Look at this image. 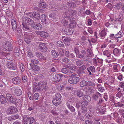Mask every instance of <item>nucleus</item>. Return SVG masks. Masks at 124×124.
I'll return each mask as SVG.
<instances>
[{
  "label": "nucleus",
  "mask_w": 124,
  "mask_h": 124,
  "mask_svg": "<svg viewBox=\"0 0 124 124\" xmlns=\"http://www.w3.org/2000/svg\"><path fill=\"white\" fill-rule=\"evenodd\" d=\"M14 94L16 96H20L22 94V91L21 90L18 89H16L15 90Z\"/></svg>",
  "instance_id": "nucleus-20"
},
{
  "label": "nucleus",
  "mask_w": 124,
  "mask_h": 124,
  "mask_svg": "<svg viewBox=\"0 0 124 124\" xmlns=\"http://www.w3.org/2000/svg\"><path fill=\"white\" fill-rule=\"evenodd\" d=\"M35 89H36L35 90H34L33 92H34L35 91H39L40 90V87L39 86V83H38V85L36 87Z\"/></svg>",
  "instance_id": "nucleus-58"
},
{
  "label": "nucleus",
  "mask_w": 124,
  "mask_h": 124,
  "mask_svg": "<svg viewBox=\"0 0 124 124\" xmlns=\"http://www.w3.org/2000/svg\"><path fill=\"white\" fill-rule=\"evenodd\" d=\"M6 98L8 101H9L10 102L14 104L15 102V99H13L11 95L9 93H7L6 94Z\"/></svg>",
  "instance_id": "nucleus-14"
},
{
  "label": "nucleus",
  "mask_w": 124,
  "mask_h": 124,
  "mask_svg": "<svg viewBox=\"0 0 124 124\" xmlns=\"http://www.w3.org/2000/svg\"><path fill=\"white\" fill-rule=\"evenodd\" d=\"M11 23L13 30L14 31H16V28L17 27L15 18L11 19Z\"/></svg>",
  "instance_id": "nucleus-11"
},
{
  "label": "nucleus",
  "mask_w": 124,
  "mask_h": 124,
  "mask_svg": "<svg viewBox=\"0 0 124 124\" xmlns=\"http://www.w3.org/2000/svg\"><path fill=\"white\" fill-rule=\"evenodd\" d=\"M87 70H90L92 72H95V69L94 66H90L87 69Z\"/></svg>",
  "instance_id": "nucleus-49"
},
{
  "label": "nucleus",
  "mask_w": 124,
  "mask_h": 124,
  "mask_svg": "<svg viewBox=\"0 0 124 124\" xmlns=\"http://www.w3.org/2000/svg\"><path fill=\"white\" fill-rule=\"evenodd\" d=\"M33 96L34 99L38 100L39 96V95L38 93H35L34 94Z\"/></svg>",
  "instance_id": "nucleus-63"
},
{
  "label": "nucleus",
  "mask_w": 124,
  "mask_h": 124,
  "mask_svg": "<svg viewBox=\"0 0 124 124\" xmlns=\"http://www.w3.org/2000/svg\"><path fill=\"white\" fill-rule=\"evenodd\" d=\"M24 41L27 44H29L31 41L32 35L31 34L25 33L24 35Z\"/></svg>",
  "instance_id": "nucleus-5"
},
{
  "label": "nucleus",
  "mask_w": 124,
  "mask_h": 124,
  "mask_svg": "<svg viewBox=\"0 0 124 124\" xmlns=\"http://www.w3.org/2000/svg\"><path fill=\"white\" fill-rule=\"evenodd\" d=\"M42 17L41 18V21L43 23H45V24H46V17L45 15L43 14L41 15Z\"/></svg>",
  "instance_id": "nucleus-30"
},
{
  "label": "nucleus",
  "mask_w": 124,
  "mask_h": 124,
  "mask_svg": "<svg viewBox=\"0 0 124 124\" xmlns=\"http://www.w3.org/2000/svg\"><path fill=\"white\" fill-rule=\"evenodd\" d=\"M61 22L64 26H66L68 24V22L66 20L65 18L63 19L61 21Z\"/></svg>",
  "instance_id": "nucleus-34"
},
{
  "label": "nucleus",
  "mask_w": 124,
  "mask_h": 124,
  "mask_svg": "<svg viewBox=\"0 0 124 124\" xmlns=\"http://www.w3.org/2000/svg\"><path fill=\"white\" fill-rule=\"evenodd\" d=\"M39 48L42 52H45L47 50V48L45 44L44 43L40 44L39 45Z\"/></svg>",
  "instance_id": "nucleus-13"
},
{
  "label": "nucleus",
  "mask_w": 124,
  "mask_h": 124,
  "mask_svg": "<svg viewBox=\"0 0 124 124\" xmlns=\"http://www.w3.org/2000/svg\"><path fill=\"white\" fill-rule=\"evenodd\" d=\"M46 82H40L39 83V85L40 87V90L44 89L46 90L47 87L46 86Z\"/></svg>",
  "instance_id": "nucleus-9"
},
{
  "label": "nucleus",
  "mask_w": 124,
  "mask_h": 124,
  "mask_svg": "<svg viewBox=\"0 0 124 124\" xmlns=\"http://www.w3.org/2000/svg\"><path fill=\"white\" fill-rule=\"evenodd\" d=\"M81 111L83 113L85 114L87 112V108L86 107H81Z\"/></svg>",
  "instance_id": "nucleus-40"
},
{
  "label": "nucleus",
  "mask_w": 124,
  "mask_h": 124,
  "mask_svg": "<svg viewBox=\"0 0 124 124\" xmlns=\"http://www.w3.org/2000/svg\"><path fill=\"white\" fill-rule=\"evenodd\" d=\"M13 48V47L11 43L9 42H8L4 46V50L7 51H10L12 50Z\"/></svg>",
  "instance_id": "nucleus-6"
},
{
  "label": "nucleus",
  "mask_w": 124,
  "mask_h": 124,
  "mask_svg": "<svg viewBox=\"0 0 124 124\" xmlns=\"http://www.w3.org/2000/svg\"><path fill=\"white\" fill-rule=\"evenodd\" d=\"M31 26L36 30H40L42 27V26L40 23H34V21Z\"/></svg>",
  "instance_id": "nucleus-7"
},
{
  "label": "nucleus",
  "mask_w": 124,
  "mask_h": 124,
  "mask_svg": "<svg viewBox=\"0 0 124 124\" xmlns=\"http://www.w3.org/2000/svg\"><path fill=\"white\" fill-rule=\"evenodd\" d=\"M34 21L31 19L27 17H24L22 18V23L30 25L31 26Z\"/></svg>",
  "instance_id": "nucleus-4"
},
{
  "label": "nucleus",
  "mask_w": 124,
  "mask_h": 124,
  "mask_svg": "<svg viewBox=\"0 0 124 124\" xmlns=\"http://www.w3.org/2000/svg\"><path fill=\"white\" fill-rule=\"evenodd\" d=\"M56 15L55 14L52 13L49 15V17L51 18H52L54 19L56 18Z\"/></svg>",
  "instance_id": "nucleus-48"
},
{
  "label": "nucleus",
  "mask_w": 124,
  "mask_h": 124,
  "mask_svg": "<svg viewBox=\"0 0 124 124\" xmlns=\"http://www.w3.org/2000/svg\"><path fill=\"white\" fill-rule=\"evenodd\" d=\"M87 82L84 80L81 81L80 82L79 85L82 87L87 86Z\"/></svg>",
  "instance_id": "nucleus-25"
},
{
  "label": "nucleus",
  "mask_w": 124,
  "mask_h": 124,
  "mask_svg": "<svg viewBox=\"0 0 124 124\" xmlns=\"http://www.w3.org/2000/svg\"><path fill=\"white\" fill-rule=\"evenodd\" d=\"M85 122V124H93V121H90L88 120H86Z\"/></svg>",
  "instance_id": "nucleus-64"
},
{
  "label": "nucleus",
  "mask_w": 124,
  "mask_h": 124,
  "mask_svg": "<svg viewBox=\"0 0 124 124\" xmlns=\"http://www.w3.org/2000/svg\"><path fill=\"white\" fill-rule=\"evenodd\" d=\"M71 40V39L70 37H67L65 38L63 40L64 44L66 45H69L70 42Z\"/></svg>",
  "instance_id": "nucleus-18"
},
{
  "label": "nucleus",
  "mask_w": 124,
  "mask_h": 124,
  "mask_svg": "<svg viewBox=\"0 0 124 124\" xmlns=\"http://www.w3.org/2000/svg\"><path fill=\"white\" fill-rule=\"evenodd\" d=\"M124 94L123 92L122 91L119 92L116 95V96L118 98H120Z\"/></svg>",
  "instance_id": "nucleus-36"
},
{
  "label": "nucleus",
  "mask_w": 124,
  "mask_h": 124,
  "mask_svg": "<svg viewBox=\"0 0 124 124\" xmlns=\"http://www.w3.org/2000/svg\"><path fill=\"white\" fill-rule=\"evenodd\" d=\"M34 121V118L31 117H29L28 118V122L30 124H32Z\"/></svg>",
  "instance_id": "nucleus-33"
},
{
  "label": "nucleus",
  "mask_w": 124,
  "mask_h": 124,
  "mask_svg": "<svg viewBox=\"0 0 124 124\" xmlns=\"http://www.w3.org/2000/svg\"><path fill=\"white\" fill-rule=\"evenodd\" d=\"M67 4L69 7L70 8H73L75 6V4L74 3L72 2H67Z\"/></svg>",
  "instance_id": "nucleus-39"
},
{
  "label": "nucleus",
  "mask_w": 124,
  "mask_h": 124,
  "mask_svg": "<svg viewBox=\"0 0 124 124\" xmlns=\"http://www.w3.org/2000/svg\"><path fill=\"white\" fill-rule=\"evenodd\" d=\"M56 97L54 98L56 99H61V96L59 93H57L55 94Z\"/></svg>",
  "instance_id": "nucleus-51"
},
{
  "label": "nucleus",
  "mask_w": 124,
  "mask_h": 124,
  "mask_svg": "<svg viewBox=\"0 0 124 124\" xmlns=\"http://www.w3.org/2000/svg\"><path fill=\"white\" fill-rule=\"evenodd\" d=\"M70 78L68 80V82L71 84H76L79 81V78L78 77L77 74H73L70 75Z\"/></svg>",
  "instance_id": "nucleus-2"
},
{
  "label": "nucleus",
  "mask_w": 124,
  "mask_h": 124,
  "mask_svg": "<svg viewBox=\"0 0 124 124\" xmlns=\"http://www.w3.org/2000/svg\"><path fill=\"white\" fill-rule=\"evenodd\" d=\"M89 111L92 112H95L96 109L95 108L93 107H91L90 108L89 110Z\"/></svg>",
  "instance_id": "nucleus-61"
},
{
  "label": "nucleus",
  "mask_w": 124,
  "mask_h": 124,
  "mask_svg": "<svg viewBox=\"0 0 124 124\" xmlns=\"http://www.w3.org/2000/svg\"><path fill=\"white\" fill-rule=\"evenodd\" d=\"M22 25L23 27L24 30H26L27 31H28L30 30V28L28 26V24H25L22 23Z\"/></svg>",
  "instance_id": "nucleus-41"
},
{
  "label": "nucleus",
  "mask_w": 124,
  "mask_h": 124,
  "mask_svg": "<svg viewBox=\"0 0 124 124\" xmlns=\"http://www.w3.org/2000/svg\"><path fill=\"white\" fill-rule=\"evenodd\" d=\"M76 65L78 66H80L81 65L83 64V62L81 60H78L76 62Z\"/></svg>",
  "instance_id": "nucleus-46"
},
{
  "label": "nucleus",
  "mask_w": 124,
  "mask_h": 124,
  "mask_svg": "<svg viewBox=\"0 0 124 124\" xmlns=\"http://www.w3.org/2000/svg\"><path fill=\"white\" fill-rule=\"evenodd\" d=\"M113 68L114 70V72H117L118 71V70L117 68V65L116 64H115L113 63H111L109 64V67H112Z\"/></svg>",
  "instance_id": "nucleus-16"
},
{
  "label": "nucleus",
  "mask_w": 124,
  "mask_h": 124,
  "mask_svg": "<svg viewBox=\"0 0 124 124\" xmlns=\"http://www.w3.org/2000/svg\"><path fill=\"white\" fill-rule=\"evenodd\" d=\"M78 74L79 75V76L81 75V74H85V73L84 71L83 70H78Z\"/></svg>",
  "instance_id": "nucleus-59"
},
{
  "label": "nucleus",
  "mask_w": 124,
  "mask_h": 124,
  "mask_svg": "<svg viewBox=\"0 0 124 124\" xmlns=\"http://www.w3.org/2000/svg\"><path fill=\"white\" fill-rule=\"evenodd\" d=\"M18 67L21 69V71L23 72L24 71V66L23 64L20 63L19 64Z\"/></svg>",
  "instance_id": "nucleus-38"
},
{
  "label": "nucleus",
  "mask_w": 124,
  "mask_h": 124,
  "mask_svg": "<svg viewBox=\"0 0 124 124\" xmlns=\"http://www.w3.org/2000/svg\"><path fill=\"white\" fill-rule=\"evenodd\" d=\"M27 80V76H22V81L23 82L25 83L26 82Z\"/></svg>",
  "instance_id": "nucleus-44"
},
{
  "label": "nucleus",
  "mask_w": 124,
  "mask_h": 124,
  "mask_svg": "<svg viewBox=\"0 0 124 124\" xmlns=\"http://www.w3.org/2000/svg\"><path fill=\"white\" fill-rule=\"evenodd\" d=\"M27 94L29 97V99L31 100H33V96H31V94L30 92H28L27 93Z\"/></svg>",
  "instance_id": "nucleus-57"
},
{
  "label": "nucleus",
  "mask_w": 124,
  "mask_h": 124,
  "mask_svg": "<svg viewBox=\"0 0 124 124\" xmlns=\"http://www.w3.org/2000/svg\"><path fill=\"white\" fill-rule=\"evenodd\" d=\"M38 6L41 8H44L47 7V5L43 0H40Z\"/></svg>",
  "instance_id": "nucleus-15"
},
{
  "label": "nucleus",
  "mask_w": 124,
  "mask_h": 124,
  "mask_svg": "<svg viewBox=\"0 0 124 124\" xmlns=\"http://www.w3.org/2000/svg\"><path fill=\"white\" fill-rule=\"evenodd\" d=\"M38 34L43 37H47L48 36V34L46 32L44 31H40L38 32Z\"/></svg>",
  "instance_id": "nucleus-19"
},
{
  "label": "nucleus",
  "mask_w": 124,
  "mask_h": 124,
  "mask_svg": "<svg viewBox=\"0 0 124 124\" xmlns=\"http://www.w3.org/2000/svg\"><path fill=\"white\" fill-rule=\"evenodd\" d=\"M85 116L88 119H91L93 117V115L90 113H86L85 114Z\"/></svg>",
  "instance_id": "nucleus-31"
},
{
  "label": "nucleus",
  "mask_w": 124,
  "mask_h": 124,
  "mask_svg": "<svg viewBox=\"0 0 124 124\" xmlns=\"http://www.w3.org/2000/svg\"><path fill=\"white\" fill-rule=\"evenodd\" d=\"M77 11L74 10H72L71 9H69L63 13V16L65 18L68 19L69 20L73 18V15L76 14Z\"/></svg>",
  "instance_id": "nucleus-1"
},
{
  "label": "nucleus",
  "mask_w": 124,
  "mask_h": 124,
  "mask_svg": "<svg viewBox=\"0 0 124 124\" xmlns=\"http://www.w3.org/2000/svg\"><path fill=\"white\" fill-rule=\"evenodd\" d=\"M61 71L63 73L66 74L68 73V70L67 68H64L62 69Z\"/></svg>",
  "instance_id": "nucleus-45"
},
{
  "label": "nucleus",
  "mask_w": 124,
  "mask_h": 124,
  "mask_svg": "<svg viewBox=\"0 0 124 124\" xmlns=\"http://www.w3.org/2000/svg\"><path fill=\"white\" fill-rule=\"evenodd\" d=\"M67 68H69L70 69V72L72 73L74 72L77 69V66L68 63L67 64Z\"/></svg>",
  "instance_id": "nucleus-8"
},
{
  "label": "nucleus",
  "mask_w": 124,
  "mask_h": 124,
  "mask_svg": "<svg viewBox=\"0 0 124 124\" xmlns=\"http://www.w3.org/2000/svg\"><path fill=\"white\" fill-rule=\"evenodd\" d=\"M17 112V109L16 107L11 106L8 108L6 113L8 114H12L16 113Z\"/></svg>",
  "instance_id": "nucleus-3"
},
{
  "label": "nucleus",
  "mask_w": 124,
  "mask_h": 124,
  "mask_svg": "<svg viewBox=\"0 0 124 124\" xmlns=\"http://www.w3.org/2000/svg\"><path fill=\"white\" fill-rule=\"evenodd\" d=\"M32 70L33 71H38L40 70V67L38 65H35L32 68Z\"/></svg>",
  "instance_id": "nucleus-32"
},
{
  "label": "nucleus",
  "mask_w": 124,
  "mask_h": 124,
  "mask_svg": "<svg viewBox=\"0 0 124 124\" xmlns=\"http://www.w3.org/2000/svg\"><path fill=\"white\" fill-rule=\"evenodd\" d=\"M90 87H86L84 88L83 89L84 91L86 93H88L89 92V89Z\"/></svg>",
  "instance_id": "nucleus-60"
},
{
  "label": "nucleus",
  "mask_w": 124,
  "mask_h": 124,
  "mask_svg": "<svg viewBox=\"0 0 124 124\" xmlns=\"http://www.w3.org/2000/svg\"><path fill=\"white\" fill-rule=\"evenodd\" d=\"M32 15L34 18L37 20H38L40 19V15L37 12H34L32 13Z\"/></svg>",
  "instance_id": "nucleus-22"
},
{
  "label": "nucleus",
  "mask_w": 124,
  "mask_h": 124,
  "mask_svg": "<svg viewBox=\"0 0 124 124\" xmlns=\"http://www.w3.org/2000/svg\"><path fill=\"white\" fill-rule=\"evenodd\" d=\"M123 75L121 73H119L117 77L118 79L120 81H122L123 80Z\"/></svg>",
  "instance_id": "nucleus-54"
},
{
  "label": "nucleus",
  "mask_w": 124,
  "mask_h": 124,
  "mask_svg": "<svg viewBox=\"0 0 124 124\" xmlns=\"http://www.w3.org/2000/svg\"><path fill=\"white\" fill-rule=\"evenodd\" d=\"M28 118L26 116H24L23 118V121L24 124H27L28 122Z\"/></svg>",
  "instance_id": "nucleus-42"
},
{
  "label": "nucleus",
  "mask_w": 124,
  "mask_h": 124,
  "mask_svg": "<svg viewBox=\"0 0 124 124\" xmlns=\"http://www.w3.org/2000/svg\"><path fill=\"white\" fill-rule=\"evenodd\" d=\"M67 106L68 108L71 111L73 112L75 111V108L72 106H70V104H68Z\"/></svg>",
  "instance_id": "nucleus-47"
},
{
  "label": "nucleus",
  "mask_w": 124,
  "mask_h": 124,
  "mask_svg": "<svg viewBox=\"0 0 124 124\" xmlns=\"http://www.w3.org/2000/svg\"><path fill=\"white\" fill-rule=\"evenodd\" d=\"M16 29V32L17 33L19 34H20L21 32L22 31V29L21 28L19 27H17Z\"/></svg>",
  "instance_id": "nucleus-50"
},
{
  "label": "nucleus",
  "mask_w": 124,
  "mask_h": 124,
  "mask_svg": "<svg viewBox=\"0 0 124 124\" xmlns=\"http://www.w3.org/2000/svg\"><path fill=\"white\" fill-rule=\"evenodd\" d=\"M122 34L121 32H119L116 35H115V37L116 38H121L122 36Z\"/></svg>",
  "instance_id": "nucleus-62"
},
{
  "label": "nucleus",
  "mask_w": 124,
  "mask_h": 124,
  "mask_svg": "<svg viewBox=\"0 0 124 124\" xmlns=\"http://www.w3.org/2000/svg\"><path fill=\"white\" fill-rule=\"evenodd\" d=\"M0 101L2 104H3L7 102V101L5 97L2 95L0 96Z\"/></svg>",
  "instance_id": "nucleus-23"
},
{
  "label": "nucleus",
  "mask_w": 124,
  "mask_h": 124,
  "mask_svg": "<svg viewBox=\"0 0 124 124\" xmlns=\"http://www.w3.org/2000/svg\"><path fill=\"white\" fill-rule=\"evenodd\" d=\"M61 99H56L54 98L53 101V103L55 105H57L59 104L60 102Z\"/></svg>",
  "instance_id": "nucleus-24"
},
{
  "label": "nucleus",
  "mask_w": 124,
  "mask_h": 124,
  "mask_svg": "<svg viewBox=\"0 0 124 124\" xmlns=\"http://www.w3.org/2000/svg\"><path fill=\"white\" fill-rule=\"evenodd\" d=\"M88 102L84 101H81V107H85L88 105Z\"/></svg>",
  "instance_id": "nucleus-35"
},
{
  "label": "nucleus",
  "mask_w": 124,
  "mask_h": 124,
  "mask_svg": "<svg viewBox=\"0 0 124 124\" xmlns=\"http://www.w3.org/2000/svg\"><path fill=\"white\" fill-rule=\"evenodd\" d=\"M19 117L18 115L16 114L14 116H11L8 118V119L9 121H12L17 119Z\"/></svg>",
  "instance_id": "nucleus-21"
},
{
  "label": "nucleus",
  "mask_w": 124,
  "mask_h": 124,
  "mask_svg": "<svg viewBox=\"0 0 124 124\" xmlns=\"http://www.w3.org/2000/svg\"><path fill=\"white\" fill-rule=\"evenodd\" d=\"M15 103L17 105H19L20 106L21 105V101L19 99H17L16 100H15Z\"/></svg>",
  "instance_id": "nucleus-43"
},
{
  "label": "nucleus",
  "mask_w": 124,
  "mask_h": 124,
  "mask_svg": "<svg viewBox=\"0 0 124 124\" xmlns=\"http://www.w3.org/2000/svg\"><path fill=\"white\" fill-rule=\"evenodd\" d=\"M114 78L115 77L114 75L112 76H109V84L110 85L113 84Z\"/></svg>",
  "instance_id": "nucleus-28"
},
{
  "label": "nucleus",
  "mask_w": 124,
  "mask_h": 124,
  "mask_svg": "<svg viewBox=\"0 0 124 124\" xmlns=\"http://www.w3.org/2000/svg\"><path fill=\"white\" fill-rule=\"evenodd\" d=\"M120 50H118L117 49L115 48L114 50L113 54H117L119 53Z\"/></svg>",
  "instance_id": "nucleus-53"
},
{
  "label": "nucleus",
  "mask_w": 124,
  "mask_h": 124,
  "mask_svg": "<svg viewBox=\"0 0 124 124\" xmlns=\"http://www.w3.org/2000/svg\"><path fill=\"white\" fill-rule=\"evenodd\" d=\"M57 45L58 46H60L61 47H63L64 45L63 42L61 41H58L57 43Z\"/></svg>",
  "instance_id": "nucleus-37"
},
{
  "label": "nucleus",
  "mask_w": 124,
  "mask_h": 124,
  "mask_svg": "<svg viewBox=\"0 0 124 124\" xmlns=\"http://www.w3.org/2000/svg\"><path fill=\"white\" fill-rule=\"evenodd\" d=\"M77 95L78 96L81 97L83 95V94L81 90H79L77 92Z\"/></svg>",
  "instance_id": "nucleus-55"
},
{
  "label": "nucleus",
  "mask_w": 124,
  "mask_h": 124,
  "mask_svg": "<svg viewBox=\"0 0 124 124\" xmlns=\"http://www.w3.org/2000/svg\"><path fill=\"white\" fill-rule=\"evenodd\" d=\"M106 34L105 29L104 28L100 32L99 35L101 38L104 37Z\"/></svg>",
  "instance_id": "nucleus-26"
},
{
  "label": "nucleus",
  "mask_w": 124,
  "mask_h": 124,
  "mask_svg": "<svg viewBox=\"0 0 124 124\" xmlns=\"http://www.w3.org/2000/svg\"><path fill=\"white\" fill-rule=\"evenodd\" d=\"M12 81L14 84L18 85L21 82V78L18 77H16L13 78Z\"/></svg>",
  "instance_id": "nucleus-12"
},
{
  "label": "nucleus",
  "mask_w": 124,
  "mask_h": 124,
  "mask_svg": "<svg viewBox=\"0 0 124 124\" xmlns=\"http://www.w3.org/2000/svg\"><path fill=\"white\" fill-rule=\"evenodd\" d=\"M63 76V75L61 74H56L54 77V81L56 82H58L62 80L61 79Z\"/></svg>",
  "instance_id": "nucleus-10"
},
{
  "label": "nucleus",
  "mask_w": 124,
  "mask_h": 124,
  "mask_svg": "<svg viewBox=\"0 0 124 124\" xmlns=\"http://www.w3.org/2000/svg\"><path fill=\"white\" fill-rule=\"evenodd\" d=\"M70 26L71 27H75L76 26L75 22H71L69 24Z\"/></svg>",
  "instance_id": "nucleus-56"
},
{
  "label": "nucleus",
  "mask_w": 124,
  "mask_h": 124,
  "mask_svg": "<svg viewBox=\"0 0 124 124\" xmlns=\"http://www.w3.org/2000/svg\"><path fill=\"white\" fill-rule=\"evenodd\" d=\"M87 86L88 85L93 87H95L96 85L94 82L91 81L87 82Z\"/></svg>",
  "instance_id": "nucleus-29"
},
{
  "label": "nucleus",
  "mask_w": 124,
  "mask_h": 124,
  "mask_svg": "<svg viewBox=\"0 0 124 124\" xmlns=\"http://www.w3.org/2000/svg\"><path fill=\"white\" fill-rule=\"evenodd\" d=\"M7 66L8 68L10 69H15V68L14 67V65L12 61H10L8 62L7 63Z\"/></svg>",
  "instance_id": "nucleus-17"
},
{
  "label": "nucleus",
  "mask_w": 124,
  "mask_h": 124,
  "mask_svg": "<svg viewBox=\"0 0 124 124\" xmlns=\"http://www.w3.org/2000/svg\"><path fill=\"white\" fill-rule=\"evenodd\" d=\"M31 63L34 64H38L39 63L38 61L35 59H31Z\"/></svg>",
  "instance_id": "nucleus-52"
},
{
  "label": "nucleus",
  "mask_w": 124,
  "mask_h": 124,
  "mask_svg": "<svg viewBox=\"0 0 124 124\" xmlns=\"http://www.w3.org/2000/svg\"><path fill=\"white\" fill-rule=\"evenodd\" d=\"M83 99L85 101L88 102L91 101V98L88 95H84L83 97Z\"/></svg>",
  "instance_id": "nucleus-27"
}]
</instances>
